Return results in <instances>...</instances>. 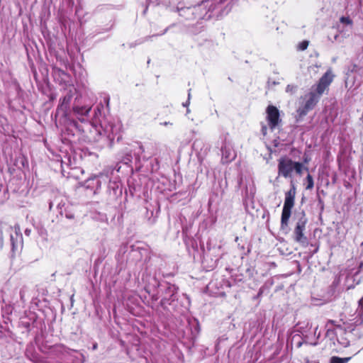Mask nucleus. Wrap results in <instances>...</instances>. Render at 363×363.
<instances>
[{"label": "nucleus", "mask_w": 363, "mask_h": 363, "mask_svg": "<svg viewBox=\"0 0 363 363\" xmlns=\"http://www.w3.org/2000/svg\"><path fill=\"white\" fill-rule=\"evenodd\" d=\"M238 0H206L192 7L177 8L179 15L186 20L209 19L216 10L217 15H226Z\"/></svg>", "instance_id": "f257e3e1"}, {"label": "nucleus", "mask_w": 363, "mask_h": 363, "mask_svg": "<svg viewBox=\"0 0 363 363\" xmlns=\"http://www.w3.org/2000/svg\"><path fill=\"white\" fill-rule=\"evenodd\" d=\"M11 245V253L12 256L14 257L17 254H20L23 246V235L21 233L19 225H15L13 228V232L10 235Z\"/></svg>", "instance_id": "1a4fd4ad"}, {"label": "nucleus", "mask_w": 363, "mask_h": 363, "mask_svg": "<svg viewBox=\"0 0 363 363\" xmlns=\"http://www.w3.org/2000/svg\"><path fill=\"white\" fill-rule=\"evenodd\" d=\"M102 108H103V105L102 104H99L94 109V120L91 123L92 125H94V124H96L98 123L96 118H98L99 115H101V109Z\"/></svg>", "instance_id": "6ab92c4d"}, {"label": "nucleus", "mask_w": 363, "mask_h": 363, "mask_svg": "<svg viewBox=\"0 0 363 363\" xmlns=\"http://www.w3.org/2000/svg\"><path fill=\"white\" fill-rule=\"evenodd\" d=\"M99 135H103L113 140L121 130V125L120 123H116L111 118H104L99 121V124L92 125Z\"/></svg>", "instance_id": "7ed1b4c3"}, {"label": "nucleus", "mask_w": 363, "mask_h": 363, "mask_svg": "<svg viewBox=\"0 0 363 363\" xmlns=\"http://www.w3.org/2000/svg\"><path fill=\"white\" fill-rule=\"evenodd\" d=\"M73 112L74 115L81 122H85L86 117L91 109V106H82L79 103L78 96L75 97L74 103L73 104Z\"/></svg>", "instance_id": "f8f14e48"}, {"label": "nucleus", "mask_w": 363, "mask_h": 363, "mask_svg": "<svg viewBox=\"0 0 363 363\" xmlns=\"http://www.w3.org/2000/svg\"><path fill=\"white\" fill-rule=\"evenodd\" d=\"M189 104V100H187V101H186V103H184V104H183V106H187Z\"/></svg>", "instance_id": "2f4dec72"}, {"label": "nucleus", "mask_w": 363, "mask_h": 363, "mask_svg": "<svg viewBox=\"0 0 363 363\" xmlns=\"http://www.w3.org/2000/svg\"><path fill=\"white\" fill-rule=\"evenodd\" d=\"M266 114L267 125L262 123L261 129L264 136L267 135L268 129L273 131L277 128H279L281 122L279 111L276 106L272 105L268 106L266 109Z\"/></svg>", "instance_id": "39448f33"}, {"label": "nucleus", "mask_w": 363, "mask_h": 363, "mask_svg": "<svg viewBox=\"0 0 363 363\" xmlns=\"http://www.w3.org/2000/svg\"><path fill=\"white\" fill-rule=\"evenodd\" d=\"M337 29L344 38L349 37L353 29V21L349 16H341Z\"/></svg>", "instance_id": "9b49d317"}, {"label": "nucleus", "mask_w": 363, "mask_h": 363, "mask_svg": "<svg viewBox=\"0 0 363 363\" xmlns=\"http://www.w3.org/2000/svg\"><path fill=\"white\" fill-rule=\"evenodd\" d=\"M318 328V326H316V327L315 328V330H314V335H317V338H318V337H320V333H318L317 334Z\"/></svg>", "instance_id": "393cba45"}, {"label": "nucleus", "mask_w": 363, "mask_h": 363, "mask_svg": "<svg viewBox=\"0 0 363 363\" xmlns=\"http://www.w3.org/2000/svg\"><path fill=\"white\" fill-rule=\"evenodd\" d=\"M333 76L330 71H327L323 76L320 79L315 89V93L321 96L325 90L333 82Z\"/></svg>", "instance_id": "ddd939ff"}, {"label": "nucleus", "mask_w": 363, "mask_h": 363, "mask_svg": "<svg viewBox=\"0 0 363 363\" xmlns=\"http://www.w3.org/2000/svg\"><path fill=\"white\" fill-rule=\"evenodd\" d=\"M77 91L73 84H69L64 88L63 96L60 99L57 113L62 116H67L69 113L71 101L77 94Z\"/></svg>", "instance_id": "0eeeda50"}, {"label": "nucleus", "mask_w": 363, "mask_h": 363, "mask_svg": "<svg viewBox=\"0 0 363 363\" xmlns=\"http://www.w3.org/2000/svg\"><path fill=\"white\" fill-rule=\"evenodd\" d=\"M162 291V298L160 301V305L164 308H166L168 305L171 304L176 298L178 288L174 284L166 283L165 284L160 285Z\"/></svg>", "instance_id": "6e6552de"}, {"label": "nucleus", "mask_w": 363, "mask_h": 363, "mask_svg": "<svg viewBox=\"0 0 363 363\" xmlns=\"http://www.w3.org/2000/svg\"><path fill=\"white\" fill-rule=\"evenodd\" d=\"M303 363H318L315 361H310L308 358L305 359H304V362Z\"/></svg>", "instance_id": "a878e982"}, {"label": "nucleus", "mask_w": 363, "mask_h": 363, "mask_svg": "<svg viewBox=\"0 0 363 363\" xmlns=\"http://www.w3.org/2000/svg\"><path fill=\"white\" fill-rule=\"evenodd\" d=\"M320 97V96L314 91H311L304 96L302 103L297 109V116H296V122L302 121L308 112L313 109L318 102Z\"/></svg>", "instance_id": "423d86ee"}, {"label": "nucleus", "mask_w": 363, "mask_h": 363, "mask_svg": "<svg viewBox=\"0 0 363 363\" xmlns=\"http://www.w3.org/2000/svg\"><path fill=\"white\" fill-rule=\"evenodd\" d=\"M338 36H339L338 35H336L335 36V40H337V38H338Z\"/></svg>", "instance_id": "4c0bfd02"}, {"label": "nucleus", "mask_w": 363, "mask_h": 363, "mask_svg": "<svg viewBox=\"0 0 363 363\" xmlns=\"http://www.w3.org/2000/svg\"><path fill=\"white\" fill-rule=\"evenodd\" d=\"M222 161L223 163H228L233 160L236 157L235 151L233 150L232 144L225 140L221 147Z\"/></svg>", "instance_id": "4468645a"}, {"label": "nucleus", "mask_w": 363, "mask_h": 363, "mask_svg": "<svg viewBox=\"0 0 363 363\" xmlns=\"http://www.w3.org/2000/svg\"><path fill=\"white\" fill-rule=\"evenodd\" d=\"M340 343L341 345H343L344 347H347V346H349V345H350V344H349V342H348V341H347V340H345V341H342V342H340Z\"/></svg>", "instance_id": "b1692460"}, {"label": "nucleus", "mask_w": 363, "mask_h": 363, "mask_svg": "<svg viewBox=\"0 0 363 363\" xmlns=\"http://www.w3.org/2000/svg\"><path fill=\"white\" fill-rule=\"evenodd\" d=\"M297 90V86L294 84H289L286 87V92L289 93L291 94H294Z\"/></svg>", "instance_id": "aec40b11"}, {"label": "nucleus", "mask_w": 363, "mask_h": 363, "mask_svg": "<svg viewBox=\"0 0 363 363\" xmlns=\"http://www.w3.org/2000/svg\"><path fill=\"white\" fill-rule=\"evenodd\" d=\"M308 161H309V159H308L307 157H304V159H303V162H304L305 163H308Z\"/></svg>", "instance_id": "7c9ffc66"}, {"label": "nucleus", "mask_w": 363, "mask_h": 363, "mask_svg": "<svg viewBox=\"0 0 363 363\" xmlns=\"http://www.w3.org/2000/svg\"><path fill=\"white\" fill-rule=\"evenodd\" d=\"M305 181H306V189H307V190L312 189L314 186V182H313V177L310 174H308L307 175V177H306Z\"/></svg>", "instance_id": "a211bd4d"}, {"label": "nucleus", "mask_w": 363, "mask_h": 363, "mask_svg": "<svg viewBox=\"0 0 363 363\" xmlns=\"http://www.w3.org/2000/svg\"><path fill=\"white\" fill-rule=\"evenodd\" d=\"M311 345H317V342H311Z\"/></svg>", "instance_id": "c9c22d12"}, {"label": "nucleus", "mask_w": 363, "mask_h": 363, "mask_svg": "<svg viewBox=\"0 0 363 363\" xmlns=\"http://www.w3.org/2000/svg\"><path fill=\"white\" fill-rule=\"evenodd\" d=\"M308 222L305 214L303 213L301 218H298L294 230V240L302 245L307 244V238L304 235V230Z\"/></svg>", "instance_id": "9d476101"}, {"label": "nucleus", "mask_w": 363, "mask_h": 363, "mask_svg": "<svg viewBox=\"0 0 363 363\" xmlns=\"http://www.w3.org/2000/svg\"><path fill=\"white\" fill-rule=\"evenodd\" d=\"M308 41L303 40L298 44V48L300 50H305L308 48Z\"/></svg>", "instance_id": "4be33fe9"}, {"label": "nucleus", "mask_w": 363, "mask_h": 363, "mask_svg": "<svg viewBox=\"0 0 363 363\" xmlns=\"http://www.w3.org/2000/svg\"><path fill=\"white\" fill-rule=\"evenodd\" d=\"M243 184H244V179L242 177H240V181H239V184L240 186H242V185H243Z\"/></svg>", "instance_id": "cd10ccee"}, {"label": "nucleus", "mask_w": 363, "mask_h": 363, "mask_svg": "<svg viewBox=\"0 0 363 363\" xmlns=\"http://www.w3.org/2000/svg\"><path fill=\"white\" fill-rule=\"evenodd\" d=\"M304 166L303 163L294 162L288 157H282L278 160V174L284 178H292L293 173L301 176Z\"/></svg>", "instance_id": "f03ea898"}, {"label": "nucleus", "mask_w": 363, "mask_h": 363, "mask_svg": "<svg viewBox=\"0 0 363 363\" xmlns=\"http://www.w3.org/2000/svg\"><path fill=\"white\" fill-rule=\"evenodd\" d=\"M139 150H140V153H143L145 151L144 147H143V146L142 145H139Z\"/></svg>", "instance_id": "bb28decb"}, {"label": "nucleus", "mask_w": 363, "mask_h": 363, "mask_svg": "<svg viewBox=\"0 0 363 363\" xmlns=\"http://www.w3.org/2000/svg\"><path fill=\"white\" fill-rule=\"evenodd\" d=\"M261 294H262V290L260 289V290H259V293H258V296H260V295H261Z\"/></svg>", "instance_id": "e433bc0d"}, {"label": "nucleus", "mask_w": 363, "mask_h": 363, "mask_svg": "<svg viewBox=\"0 0 363 363\" xmlns=\"http://www.w3.org/2000/svg\"><path fill=\"white\" fill-rule=\"evenodd\" d=\"M153 298H154L155 300H157V299H158V296H153Z\"/></svg>", "instance_id": "f704fd0d"}, {"label": "nucleus", "mask_w": 363, "mask_h": 363, "mask_svg": "<svg viewBox=\"0 0 363 363\" xmlns=\"http://www.w3.org/2000/svg\"><path fill=\"white\" fill-rule=\"evenodd\" d=\"M330 333H333V331L328 329L327 330V335H329Z\"/></svg>", "instance_id": "72a5a7b5"}, {"label": "nucleus", "mask_w": 363, "mask_h": 363, "mask_svg": "<svg viewBox=\"0 0 363 363\" xmlns=\"http://www.w3.org/2000/svg\"><path fill=\"white\" fill-rule=\"evenodd\" d=\"M103 176H94L93 178L89 179L86 181L85 184H86V186L87 188L90 187V182L96 181V190L101 189V181L99 179L100 177H102Z\"/></svg>", "instance_id": "dca6fc26"}, {"label": "nucleus", "mask_w": 363, "mask_h": 363, "mask_svg": "<svg viewBox=\"0 0 363 363\" xmlns=\"http://www.w3.org/2000/svg\"><path fill=\"white\" fill-rule=\"evenodd\" d=\"M246 180V186H245V195L246 197H253L255 194V188L253 184V182L251 179Z\"/></svg>", "instance_id": "2eb2a0df"}, {"label": "nucleus", "mask_w": 363, "mask_h": 363, "mask_svg": "<svg viewBox=\"0 0 363 363\" xmlns=\"http://www.w3.org/2000/svg\"><path fill=\"white\" fill-rule=\"evenodd\" d=\"M296 196V186L293 181L291 182V189L286 192L284 203L281 213V225L284 228L289 225V218L291 214V209L294 206Z\"/></svg>", "instance_id": "20e7f679"}, {"label": "nucleus", "mask_w": 363, "mask_h": 363, "mask_svg": "<svg viewBox=\"0 0 363 363\" xmlns=\"http://www.w3.org/2000/svg\"><path fill=\"white\" fill-rule=\"evenodd\" d=\"M97 348H98V345H97V343H94V344L93 345V346H92V350H96Z\"/></svg>", "instance_id": "c85d7f7f"}, {"label": "nucleus", "mask_w": 363, "mask_h": 363, "mask_svg": "<svg viewBox=\"0 0 363 363\" xmlns=\"http://www.w3.org/2000/svg\"><path fill=\"white\" fill-rule=\"evenodd\" d=\"M351 357L341 358L339 357L333 356L330 359V363H347Z\"/></svg>", "instance_id": "f3484780"}, {"label": "nucleus", "mask_w": 363, "mask_h": 363, "mask_svg": "<svg viewBox=\"0 0 363 363\" xmlns=\"http://www.w3.org/2000/svg\"><path fill=\"white\" fill-rule=\"evenodd\" d=\"M357 314L361 318H363V297L359 301Z\"/></svg>", "instance_id": "412c9836"}, {"label": "nucleus", "mask_w": 363, "mask_h": 363, "mask_svg": "<svg viewBox=\"0 0 363 363\" xmlns=\"http://www.w3.org/2000/svg\"><path fill=\"white\" fill-rule=\"evenodd\" d=\"M190 91L191 89L189 90V93H188V100L189 101L190 100V98H191V93H190Z\"/></svg>", "instance_id": "473e14b6"}, {"label": "nucleus", "mask_w": 363, "mask_h": 363, "mask_svg": "<svg viewBox=\"0 0 363 363\" xmlns=\"http://www.w3.org/2000/svg\"><path fill=\"white\" fill-rule=\"evenodd\" d=\"M203 142L200 140H196L193 143V148L195 151H199L200 147L203 145Z\"/></svg>", "instance_id": "5701e85b"}, {"label": "nucleus", "mask_w": 363, "mask_h": 363, "mask_svg": "<svg viewBox=\"0 0 363 363\" xmlns=\"http://www.w3.org/2000/svg\"><path fill=\"white\" fill-rule=\"evenodd\" d=\"M30 230H28V229H26V230H25V234H26V235H30Z\"/></svg>", "instance_id": "c756f323"}]
</instances>
